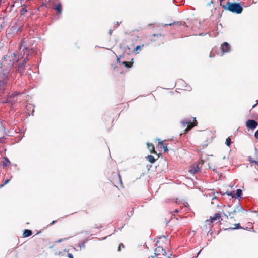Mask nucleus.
I'll use <instances>...</instances> for the list:
<instances>
[{
	"mask_svg": "<svg viewBox=\"0 0 258 258\" xmlns=\"http://www.w3.org/2000/svg\"><path fill=\"white\" fill-rule=\"evenodd\" d=\"M26 43L25 40H22L21 44L19 45V52L16 55L15 53L13 54H8L6 55L2 64L7 68L0 70V96L4 93L5 90V85L7 83V80L9 75L10 68H11L15 62H18L20 59L23 58L25 56V52L27 51V48L24 43Z\"/></svg>",
	"mask_w": 258,
	"mask_h": 258,
	"instance_id": "obj_1",
	"label": "nucleus"
},
{
	"mask_svg": "<svg viewBox=\"0 0 258 258\" xmlns=\"http://www.w3.org/2000/svg\"><path fill=\"white\" fill-rule=\"evenodd\" d=\"M222 7L225 10L238 14H241L243 11L242 7L238 3L228 2L226 5H222Z\"/></svg>",
	"mask_w": 258,
	"mask_h": 258,
	"instance_id": "obj_2",
	"label": "nucleus"
},
{
	"mask_svg": "<svg viewBox=\"0 0 258 258\" xmlns=\"http://www.w3.org/2000/svg\"><path fill=\"white\" fill-rule=\"evenodd\" d=\"M196 122V118L193 117L191 119H186L183 120L181 123L182 124L183 127L184 128L186 126L187 127L185 129V132H187L189 130L194 127L196 124L195 123Z\"/></svg>",
	"mask_w": 258,
	"mask_h": 258,
	"instance_id": "obj_3",
	"label": "nucleus"
},
{
	"mask_svg": "<svg viewBox=\"0 0 258 258\" xmlns=\"http://www.w3.org/2000/svg\"><path fill=\"white\" fill-rule=\"evenodd\" d=\"M24 51L25 52V55H26V56L24 57L22 63H19L18 64V71L20 73H21L22 71L24 69L25 64L28 60V57L29 50L27 49V51H26L25 50Z\"/></svg>",
	"mask_w": 258,
	"mask_h": 258,
	"instance_id": "obj_4",
	"label": "nucleus"
},
{
	"mask_svg": "<svg viewBox=\"0 0 258 258\" xmlns=\"http://www.w3.org/2000/svg\"><path fill=\"white\" fill-rule=\"evenodd\" d=\"M257 122L253 119H249L246 121V125L247 127L250 129L254 130L257 126Z\"/></svg>",
	"mask_w": 258,
	"mask_h": 258,
	"instance_id": "obj_5",
	"label": "nucleus"
},
{
	"mask_svg": "<svg viewBox=\"0 0 258 258\" xmlns=\"http://www.w3.org/2000/svg\"><path fill=\"white\" fill-rule=\"evenodd\" d=\"M220 48L221 49L223 54L229 52L231 50V47L230 45L226 42H224L221 45Z\"/></svg>",
	"mask_w": 258,
	"mask_h": 258,
	"instance_id": "obj_6",
	"label": "nucleus"
},
{
	"mask_svg": "<svg viewBox=\"0 0 258 258\" xmlns=\"http://www.w3.org/2000/svg\"><path fill=\"white\" fill-rule=\"evenodd\" d=\"M226 194L228 196H231L232 198H241L242 195V191L240 189H238L236 190V194H233L231 192H228L227 191L226 192Z\"/></svg>",
	"mask_w": 258,
	"mask_h": 258,
	"instance_id": "obj_7",
	"label": "nucleus"
},
{
	"mask_svg": "<svg viewBox=\"0 0 258 258\" xmlns=\"http://www.w3.org/2000/svg\"><path fill=\"white\" fill-rule=\"evenodd\" d=\"M160 253H162L163 255H165L166 254L165 250H164L162 247H158L156 248L155 250V255H158L160 254Z\"/></svg>",
	"mask_w": 258,
	"mask_h": 258,
	"instance_id": "obj_8",
	"label": "nucleus"
},
{
	"mask_svg": "<svg viewBox=\"0 0 258 258\" xmlns=\"http://www.w3.org/2000/svg\"><path fill=\"white\" fill-rule=\"evenodd\" d=\"M199 170H200V168L199 167V166L198 165H197L192 166L191 167V169L189 170V171L190 173L195 174Z\"/></svg>",
	"mask_w": 258,
	"mask_h": 258,
	"instance_id": "obj_9",
	"label": "nucleus"
},
{
	"mask_svg": "<svg viewBox=\"0 0 258 258\" xmlns=\"http://www.w3.org/2000/svg\"><path fill=\"white\" fill-rule=\"evenodd\" d=\"M173 24H176V25H178V26H181V27H188V26L186 25V23L184 22H178H178H174L173 23H170V24H166V25L171 26Z\"/></svg>",
	"mask_w": 258,
	"mask_h": 258,
	"instance_id": "obj_10",
	"label": "nucleus"
},
{
	"mask_svg": "<svg viewBox=\"0 0 258 258\" xmlns=\"http://www.w3.org/2000/svg\"><path fill=\"white\" fill-rule=\"evenodd\" d=\"M235 209L236 210L237 212L244 213L246 212V210H245L239 204L236 205Z\"/></svg>",
	"mask_w": 258,
	"mask_h": 258,
	"instance_id": "obj_11",
	"label": "nucleus"
},
{
	"mask_svg": "<svg viewBox=\"0 0 258 258\" xmlns=\"http://www.w3.org/2000/svg\"><path fill=\"white\" fill-rule=\"evenodd\" d=\"M54 6V9L58 12V13L61 14L62 12V5L61 3L55 4Z\"/></svg>",
	"mask_w": 258,
	"mask_h": 258,
	"instance_id": "obj_12",
	"label": "nucleus"
},
{
	"mask_svg": "<svg viewBox=\"0 0 258 258\" xmlns=\"http://www.w3.org/2000/svg\"><path fill=\"white\" fill-rule=\"evenodd\" d=\"M32 234V231L30 230H29V229L24 230L23 234L24 237H29V236H31Z\"/></svg>",
	"mask_w": 258,
	"mask_h": 258,
	"instance_id": "obj_13",
	"label": "nucleus"
},
{
	"mask_svg": "<svg viewBox=\"0 0 258 258\" xmlns=\"http://www.w3.org/2000/svg\"><path fill=\"white\" fill-rule=\"evenodd\" d=\"M120 64L124 65L127 68H130L132 67V66L133 65V62L123 61H121Z\"/></svg>",
	"mask_w": 258,
	"mask_h": 258,
	"instance_id": "obj_14",
	"label": "nucleus"
},
{
	"mask_svg": "<svg viewBox=\"0 0 258 258\" xmlns=\"http://www.w3.org/2000/svg\"><path fill=\"white\" fill-rule=\"evenodd\" d=\"M147 146H148V148L149 150L150 151V152L151 153H155V149H154V145L152 144H150V143H148L147 144Z\"/></svg>",
	"mask_w": 258,
	"mask_h": 258,
	"instance_id": "obj_15",
	"label": "nucleus"
},
{
	"mask_svg": "<svg viewBox=\"0 0 258 258\" xmlns=\"http://www.w3.org/2000/svg\"><path fill=\"white\" fill-rule=\"evenodd\" d=\"M221 217V214L220 213H216L214 215L213 217H211V221L213 222V221L216 220L218 218H219Z\"/></svg>",
	"mask_w": 258,
	"mask_h": 258,
	"instance_id": "obj_16",
	"label": "nucleus"
},
{
	"mask_svg": "<svg viewBox=\"0 0 258 258\" xmlns=\"http://www.w3.org/2000/svg\"><path fill=\"white\" fill-rule=\"evenodd\" d=\"M158 140L159 141V143L163 146L164 152H167L168 151L167 146L164 144L163 141H160L159 139Z\"/></svg>",
	"mask_w": 258,
	"mask_h": 258,
	"instance_id": "obj_17",
	"label": "nucleus"
},
{
	"mask_svg": "<svg viewBox=\"0 0 258 258\" xmlns=\"http://www.w3.org/2000/svg\"><path fill=\"white\" fill-rule=\"evenodd\" d=\"M147 158L149 162L151 163H154L155 162L154 157L152 155H148Z\"/></svg>",
	"mask_w": 258,
	"mask_h": 258,
	"instance_id": "obj_18",
	"label": "nucleus"
},
{
	"mask_svg": "<svg viewBox=\"0 0 258 258\" xmlns=\"http://www.w3.org/2000/svg\"><path fill=\"white\" fill-rule=\"evenodd\" d=\"M10 163L9 160L7 158H5L3 162L2 166L3 167H6L7 166V164Z\"/></svg>",
	"mask_w": 258,
	"mask_h": 258,
	"instance_id": "obj_19",
	"label": "nucleus"
},
{
	"mask_svg": "<svg viewBox=\"0 0 258 258\" xmlns=\"http://www.w3.org/2000/svg\"><path fill=\"white\" fill-rule=\"evenodd\" d=\"M236 213H237L235 209H234L233 211L229 212L228 214L229 216H230V218H233L234 217V215L236 214Z\"/></svg>",
	"mask_w": 258,
	"mask_h": 258,
	"instance_id": "obj_20",
	"label": "nucleus"
},
{
	"mask_svg": "<svg viewBox=\"0 0 258 258\" xmlns=\"http://www.w3.org/2000/svg\"><path fill=\"white\" fill-rule=\"evenodd\" d=\"M27 12V10L26 8H22L20 11V13L21 15H24L25 13Z\"/></svg>",
	"mask_w": 258,
	"mask_h": 258,
	"instance_id": "obj_21",
	"label": "nucleus"
},
{
	"mask_svg": "<svg viewBox=\"0 0 258 258\" xmlns=\"http://www.w3.org/2000/svg\"><path fill=\"white\" fill-rule=\"evenodd\" d=\"M235 227L230 228L229 229L231 230H234V229L242 228V227H241L240 224L239 223L235 224Z\"/></svg>",
	"mask_w": 258,
	"mask_h": 258,
	"instance_id": "obj_22",
	"label": "nucleus"
},
{
	"mask_svg": "<svg viewBox=\"0 0 258 258\" xmlns=\"http://www.w3.org/2000/svg\"><path fill=\"white\" fill-rule=\"evenodd\" d=\"M87 242V240H85L83 242L79 243L78 245V246L80 247V249L82 248H85V243Z\"/></svg>",
	"mask_w": 258,
	"mask_h": 258,
	"instance_id": "obj_23",
	"label": "nucleus"
},
{
	"mask_svg": "<svg viewBox=\"0 0 258 258\" xmlns=\"http://www.w3.org/2000/svg\"><path fill=\"white\" fill-rule=\"evenodd\" d=\"M225 144L228 146H230V144H231V141L229 139V138H228L226 139Z\"/></svg>",
	"mask_w": 258,
	"mask_h": 258,
	"instance_id": "obj_24",
	"label": "nucleus"
},
{
	"mask_svg": "<svg viewBox=\"0 0 258 258\" xmlns=\"http://www.w3.org/2000/svg\"><path fill=\"white\" fill-rule=\"evenodd\" d=\"M217 201H218V199H217V197H214L212 199L211 204H214L216 203V202H217Z\"/></svg>",
	"mask_w": 258,
	"mask_h": 258,
	"instance_id": "obj_25",
	"label": "nucleus"
},
{
	"mask_svg": "<svg viewBox=\"0 0 258 258\" xmlns=\"http://www.w3.org/2000/svg\"><path fill=\"white\" fill-rule=\"evenodd\" d=\"M248 161L251 163H254L255 162V160H254L251 156H249L248 157Z\"/></svg>",
	"mask_w": 258,
	"mask_h": 258,
	"instance_id": "obj_26",
	"label": "nucleus"
},
{
	"mask_svg": "<svg viewBox=\"0 0 258 258\" xmlns=\"http://www.w3.org/2000/svg\"><path fill=\"white\" fill-rule=\"evenodd\" d=\"M10 181V179H8L4 181L3 184L1 185V187L3 186L4 185H6V184L8 183Z\"/></svg>",
	"mask_w": 258,
	"mask_h": 258,
	"instance_id": "obj_27",
	"label": "nucleus"
},
{
	"mask_svg": "<svg viewBox=\"0 0 258 258\" xmlns=\"http://www.w3.org/2000/svg\"><path fill=\"white\" fill-rule=\"evenodd\" d=\"M116 176L117 177V178L119 180V182L121 183H122V181H121V176L120 175L118 174V173H117L116 174Z\"/></svg>",
	"mask_w": 258,
	"mask_h": 258,
	"instance_id": "obj_28",
	"label": "nucleus"
},
{
	"mask_svg": "<svg viewBox=\"0 0 258 258\" xmlns=\"http://www.w3.org/2000/svg\"><path fill=\"white\" fill-rule=\"evenodd\" d=\"M68 239H69V238H68V237H67V238H63V239H59V240H58L57 241V242H58V243H60V242H62V241H65V240H68Z\"/></svg>",
	"mask_w": 258,
	"mask_h": 258,
	"instance_id": "obj_29",
	"label": "nucleus"
},
{
	"mask_svg": "<svg viewBox=\"0 0 258 258\" xmlns=\"http://www.w3.org/2000/svg\"><path fill=\"white\" fill-rule=\"evenodd\" d=\"M153 36H154V37H159V36H160V37H161V36L163 37V36L162 34H154L153 35Z\"/></svg>",
	"mask_w": 258,
	"mask_h": 258,
	"instance_id": "obj_30",
	"label": "nucleus"
},
{
	"mask_svg": "<svg viewBox=\"0 0 258 258\" xmlns=\"http://www.w3.org/2000/svg\"><path fill=\"white\" fill-rule=\"evenodd\" d=\"M141 46L140 45L137 46L136 47L135 49V51H137L138 50H140Z\"/></svg>",
	"mask_w": 258,
	"mask_h": 258,
	"instance_id": "obj_31",
	"label": "nucleus"
},
{
	"mask_svg": "<svg viewBox=\"0 0 258 258\" xmlns=\"http://www.w3.org/2000/svg\"><path fill=\"white\" fill-rule=\"evenodd\" d=\"M256 155H258V151L256 150ZM254 163H255L258 166V158H257V160H255V162Z\"/></svg>",
	"mask_w": 258,
	"mask_h": 258,
	"instance_id": "obj_32",
	"label": "nucleus"
},
{
	"mask_svg": "<svg viewBox=\"0 0 258 258\" xmlns=\"http://www.w3.org/2000/svg\"><path fill=\"white\" fill-rule=\"evenodd\" d=\"M122 246L123 247H124V245L121 243L119 245V246H118V251H120V248H121V247Z\"/></svg>",
	"mask_w": 258,
	"mask_h": 258,
	"instance_id": "obj_33",
	"label": "nucleus"
},
{
	"mask_svg": "<svg viewBox=\"0 0 258 258\" xmlns=\"http://www.w3.org/2000/svg\"><path fill=\"white\" fill-rule=\"evenodd\" d=\"M121 57V55L119 56V57H117V59L116 61H117V62L118 63H121V61L120 60V59Z\"/></svg>",
	"mask_w": 258,
	"mask_h": 258,
	"instance_id": "obj_34",
	"label": "nucleus"
},
{
	"mask_svg": "<svg viewBox=\"0 0 258 258\" xmlns=\"http://www.w3.org/2000/svg\"><path fill=\"white\" fill-rule=\"evenodd\" d=\"M186 88L185 89V90H188L190 91L191 90V88L190 86H188L187 85L185 86Z\"/></svg>",
	"mask_w": 258,
	"mask_h": 258,
	"instance_id": "obj_35",
	"label": "nucleus"
},
{
	"mask_svg": "<svg viewBox=\"0 0 258 258\" xmlns=\"http://www.w3.org/2000/svg\"><path fill=\"white\" fill-rule=\"evenodd\" d=\"M254 136L255 137L258 139V130L255 132Z\"/></svg>",
	"mask_w": 258,
	"mask_h": 258,
	"instance_id": "obj_36",
	"label": "nucleus"
},
{
	"mask_svg": "<svg viewBox=\"0 0 258 258\" xmlns=\"http://www.w3.org/2000/svg\"><path fill=\"white\" fill-rule=\"evenodd\" d=\"M68 256L69 258H73V255L71 253H68Z\"/></svg>",
	"mask_w": 258,
	"mask_h": 258,
	"instance_id": "obj_37",
	"label": "nucleus"
},
{
	"mask_svg": "<svg viewBox=\"0 0 258 258\" xmlns=\"http://www.w3.org/2000/svg\"><path fill=\"white\" fill-rule=\"evenodd\" d=\"M213 52V50H212V51L210 52V55H209L210 57H212L214 56V55H212Z\"/></svg>",
	"mask_w": 258,
	"mask_h": 258,
	"instance_id": "obj_38",
	"label": "nucleus"
},
{
	"mask_svg": "<svg viewBox=\"0 0 258 258\" xmlns=\"http://www.w3.org/2000/svg\"><path fill=\"white\" fill-rule=\"evenodd\" d=\"M119 25V22H116V25H115V28H117Z\"/></svg>",
	"mask_w": 258,
	"mask_h": 258,
	"instance_id": "obj_39",
	"label": "nucleus"
},
{
	"mask_svg": "<svg viewBox=\"0 0 258 258\" xmlns=\"http://www.w3.org/2000/svg\"><path fill=\"white\" fill-rule=\"evenodd\" d=\"M12 95H13V97H14L15 96H17V95H19V93H15L14 94H12Z\"/></svg>",
	"mask_w": 258,
	"mask_h": 258,
	"instance_id": "obj_40",
	"label": "nucleus"
},
{
	"mask_svg": "<svg viewBox=\"0 0 258 258\" xmlns=\"http://www.w3.org/2000/svg\"><path fill=\"white\" fill-rule=\"evenodd\" d=\"M178 83H183V84H186L185 82L184 81H183V80L179 81Z\"/></svg>",
	"mask_w": 258,
	"mask_h": 258,
	"instance_id": "obj_41",
	"label": "nucleus"
},
{
	"mask_svg": "<svg viewBox=\"0 0 258 258\" xmlns=\"http://www.w3.org/2000/svg\"><path fill=\"white\" fill-rule=\"evenodd\" d=\"M56 222V220H54L52 222V223H51V225H53L54 224H55V223Z\"/></svg>",
	"mask_w": 258,
	"mask_h": 258,
	"instance_id": "obj_42",
	"label": "nucleus"
},
{
	"mask_svg": "<svg viewBox=\"0 0 258 258\" xmlns=\"http://www.w3.org/2000/svg\"><path fill=\"white\" fill-rule=\"evenodd\" d=\"M109 34L111 35L112 33V30L110 29L109 32Z\"/></svg>",
	"mask_w": 258,
	"mask_h": 258,
	"instance_id": "obj_43",
	"label": "nucleus"
},
{
	"mask_svg": "<svg viewBox=\"0 0 258 258\" xmlns=\"http://www.w3.org/2000/svg\"><path fill=\"white\" fill-rule=\"evenodd\" d=\"M257 150L256 149H255V150ZM255 157H256V160H257V158H258V155H256V152L255 153Z\"/></svg>",
	"mask_w": 258,
	"mask_h": 258,
	"instance_id": "obj_44",
	"label": "nucleus"
},
{
	"mask_svg": "<svg viewBox=\"0 0 258 258\" xmlns=\"http://www.w3.org/2000/svg\"><path fill=\"white\" fill-rule=\"evenodd\" d=\"M257 104H258V102H257L256 104L253 105L252 108H254L257 105Z\"/></svg>",
	"mask_w": 258,
	"mask_h": 258,
	"instance_id": "obj_45",
	"label": "nucleus"
},
{
	"mask_svg": "<svg viewBox=\"0 0 258 258\" xmlns=\"http://www.w3.org/2000/svg\"><path fill=\"white\" fill-rule=\"evenodd\" d=\"M201 250L200 251H199V252L198 253V254H197L198 255L200 254V253L201 252Z\"/></svg>",
	"mask_w": 258,
	"mask_h": 258,
	"instance_id": "obj_46",
	"label": "nucleus"
},
{
	"mask_svg": "<svg viewBox=\"0 0 258 258\" xmlns=\"http://www.w3.org/2000/svg\"><path fill=\"white\" fill-rule=\"evenodd\" d=\"M175 212H178V210H177V209H176V210H175Z\"/></svg>",
	"mask_w": 258,
	"mask_h": 258,
	"instance_id": "obj_47",
	"label": "nucleus"
},
{
	"mask_svg": "<svg viewBox=\"0 0 258 258\" xmlns=\"http://www.w3.org/2000/svg\"><path fill=\"white\" fill-rule=\"evenodd\" d=\"M149 258H154V256H151V257H150Z\"/></svg>",
	"mask_w": 258,
	"mask_h": 258,
	"instance_id": "obj_48",
	"label": "nucleus"
},
{
	"mask_svg": "<svg viewBox=\"0 0 258 258\" xmlns=\"http://www.w3.org/2000/svg\"><path fill=\"white\" fill-rule=\"evenodd\" d=\"M224 0H220V3H221L223 1H224Z\"/></svg>",
	"mask_w": 258,
	"mask_h": 258,
	"instance_id": "obj_49",
	"label": "nucleus"
},
{
	"mask_svg": "<svg viewBox=\"0 0 258 258\" xmlns=\"http://www.w3.org/2000/svg\"><path fill=\"white\" fill-rule=\"evenodd\" d=\"M151 41H155V39H151Z\"/></svg>",
	"mask_w": 258,
	"mask_h": 258,
	"instance_id": "obj_50",
	"label": "nucleus"
},
{
	"mask_svg": "<svg viewBox=\"0 0 258 258\" xmlns=\"http://www.w3.org/2000/svg\"><path fill=\"white\" fill-rule=\"evenodd\" d=\"M217 207H219V206H220V205H219V204H217Z\"/></svg>",
	"mask_w": 258,
	"mask_h": 258,
	"instance_id": "obj_51",
	"label": "nucleus"
},
{
	"mask_svg": "<svg viewBox=\"0 0 258 258\" xmlns=\"http://www.w3.org/2000/svg\"><path fill=\"white\" fill-rule=\"evenodd\" d=\"M200 35H203V33L200 34Z\"/></svg>",
	"mask_w": 258,
	"mask_h": 258,
	"instance_id": "obj_52",
	"label": "nucleus"
}]
</instances>
